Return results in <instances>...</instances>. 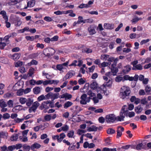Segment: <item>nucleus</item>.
<instances>
[{
    "mask_svg": "<svg viewBox=\"0 0 151 151\" xmlns=\"http://www.w3.org/2000/svg\"><path fill=\"white\" fill-rule=\"evenodd\" d=\"M119 96L123 99H127V97L129 96L130 93V88L128 86H124L122 87Z\"/></svg>",
    "mask_w": 151,
    "mask_h": 151,
    "instance_id": "nucleus-1",
    "label": "nucleus"
},
{
    "mask_svg": "<svg viewBox=\"0 0 151 151\" xmlns=\"http://www.w3.org/2000/svg\"><path fill=\"white\" fill-rule=\"evenodd\" d=\"M118 60L119 59L117 58H115L113 57L109 58V55H104V67L110 65L112 62H114L113 64H115L116 65Z\"/></svg>",
    "mask_w": 151,
    "mask_h": 151,
    "instance_id": "nucleus-2",
    "label": "nucleus"
},
{
    "mask_svg": "<svg viewBox=\"0 0 151 151\" xmlns=\"http://www.w3.org/2000/svg\"><path fill=\"white\" fill-rule=\"evenodd\" d=\"M106 77L104 78V87L106 88L107 87L110 88L111 87L112 85V79L110 78L111 76V73L109 72L106 74Z\"/></svg>",
    "mask_w": 151,
    "mask_h": 151,
    "instance_id": "nucleus-3",
    "label": "nucleus"
},
{
    "mask_svg": "<svg viewBox=\"0 0 151 151\" xmlns=\"http://www.w3.org/2000/svg\"><path fill=\"white\" fill-rule=\"evenodd\" d=\"M10 36L9 35L6 36L4 38L1 37L0 38V39H1V41H0V49H4V47L9 43V39L10 38Z\"/></svg>",
    "mask_w": 151,
    "mask_h": 151,
    "instance_id": "nucleus-4",
    "label": "nucleus"
},
{
    "mask_svg": "<svg viewBox=\"0 0 151 151\" xmlns=\"http://www.w3.org/2000/svg\"><path fill=\"white\" fill-rule=\"evenodd\" d=\"M105 119L107 123H113L116 120V117L114 114H110L106 116Z\"/></svg>",
    "mask_w": 151,
    "mask_h": 151,
    "instance_id": "nucleus-5",
    "label": "nucleus"
},
{
    "mask_svg": "<svg viewBox=\"0 0 151 151\" xmlns=\"http://www.w3.org/2000/svg\"><path fill=\"white\" fill-rule=\"evenodd\" d=\"M55 50L52 48L49 49H45L44 50L43 54L45 56L47 57H51L54 54Z\"/></svg>",
    "mask_w": 151,
    "mask_h": 151,
    "instance_id": "nucleus-6",
    "label": "nucleus"
},
{
    "mask_svg": "<svg viewBox=\"0 0 151 151\" xmlns=\"http://www.w3.org/2000/svg\"><path fill=\"white\" fill-rule=\"evenodd\" d=\"M116 65L115 64H112L111 66L110 69L111 72V76L112 75V73H113V76H115L117 73L118 72V69L117 67H116Z\"/></svg>",
    "mask_w": 151,
    "mask_h": 151,
    "instance_id": "nucleus-7",
    "label": "nucleus"
},
{
    "mask_svg": "<svg viewBox=\"0 0 151 151\" xmlns=\"http://www.w3.org/2000/svg\"><path fill=\"white\" fill-rule=\"evenodd\" d=\"M75 74V73L74 70H71L69 71L63 78V81H64L70 78L72 76H74Z\"/></svg>",
    "mask_w": 151,
    "mask_h": 151,
    "instance_id": "nucleus-8",
    "label": "nucleus"
},
{
    "mask_svg": "<svg viewBox=\"0 0 151 151\" xmlns=\"http://www.w3.org/2000/svg\"><path fill=\"white\" fill-rule=\"evenodd\" d=\"M49 102L50 101H48L43 102L40 107V109L41 110H42L44 108H45L46 109H48L49 108Z\"/></svg>",
    "mask_w": 151,
    "mask_h": 151,
    "instance_id": "nucleus-9",
    "label": "nucleus"
},
{
    "mask_svg": "<svg viewBox=\"0 0 151 151\" xmlns=\"http://www.w3.org/2000/svg\"><path fill=\"white\" fill-rule=\"evenodd\" d=\"M124 130V128L122 127H119L117 128L116 131L117 132V135L116 138H119V137H120L122 134V132H123Z\"/></svg>",
    "mask_w": 151,
    "mask_h": 151,
    "instance_id": "nucleus-10",
    "label": "nucleus"
},
{
    "mask_svg": "<svg viewBox=\"0 0 151 151\" xmlns=\"http://www.w3.org/2000/svg\"><path fill=\"white\" fill-rule=\"evenodd\" d=\"M96 27L94 25H91L88 27V30L90 35H93L96 33Z\"/></svg>",
    "mask_w": 151,
    "mask_h": 151,
    "instance_id": "nucleus-11",
    "label": "nucleus"
},
{
    "mask_svg": "<svg viewBox=\"0 0 151 151\" xmlns=\"http://www.w3.org/2000/svg\"><path fill=\"white\" fill-rule=\"evenodd\" d=\"M100 60L99 59H97L94 61V63L97 65H99L100 67H103L101 70V73L103 74L104 73V62L102 63L101 64L100 63Z\"/></svg>",
    "mask_w": 151,
    "mask_h": 151,
    "instance_id": "nucleus-12",
    "label": "nucleus"
},
{
    "mask_svg": "<svg viewBox=\"0 0 151 151\" xmlns=\"http://www.w3.org/2000/svg\"><path fill=\"white\" fill-rule=\"evenodd\" d=\"M87 96V95L86 94H83L81 96V100L80 101V103L81 104L85 105L86 104V100Z\"/></svg>",
    "mask_w": 151,
    "mask_h": 151,
    "instance_id": "nucleus-13",
    "label": "nucleus"
},
{
    "mask_svg": "<svg viewBox=\"0 0 151 151\" xmlns=\"http://www.w3.org/2000/svg\"><path fill=\"white\" fill-rule=\"evenodd\" d=\"M130 101L132 102H134L136 104H138L140 102V100L139 98H136L134 96H132L130 99Z\"/></svg>",
    "mask_w": 151,
    "mask_h": 151,
    "instance_id": "nucleus-14",
    "label": "nucleus"
},
{
    "mask_svg": "<svg viewBox=\"0 0 151 151\" xmlns=\"http://www.w3.org/2000/svg\"><path fill=\"white\" fill-rule=\"evenodd\" d=\"M42 87H40L39 86H36L33 89V92L35 94H38L40 93L41 92V91L42 89Z\"/></svg>",
    "mask_w": 151,
    "mask_h": 151,
    "instance_id": "nucleus-15",
    "label": "nucleus"
},
{
    "mask_svg": "<svg viewBox=\"0 0 151 151\" xmlns=\"http://www.w3.org/2000/svg\"><path fill=\"white\" fill-rule=\"evenodd\" d=\"M131 69V66L129 65H127L124 66L122 72L125 74H127L130 71Z\"/></svg>",
    "mask_w": 151,
    "mask_h": 151,
    "instance_id": "nucleus-16",
    "label": "nucleus"
},
{
    "mask_svg": "<svg viewBox=\"0 0 151 151\" xmlns=\"http://www.w3.org/2000/svg\"><path fill=\"white\" fill-rule=\"evenodd\" d=\"M114 27V24H113L105 23L104 24V28L112 29Z\"/></svg>",
    "mask_w": 151,
    "mask_h": 151,
    "instance_id": "nucleus-17",
    "label": "nucleus"
},
{
    "mask_svg": "<svg viewBox=\"0 0 151 151\" xmlns=\"http://www.w3.org/2000/svg\"><path fill=\"white\" fill-rule=\"evenodd\" d=\"M35 4V1L32 0L28 1L27 3V6L24 7V9H26L27 7H33Z\"/></svg>",
    "mask_w": 151,
    "mask_h": 151,
    "instance_id": "nucleus-18",
    "label": "nucleus"
},
{
    "mask_svg": "<svg viewBox=\"0 0 151 151\" xmlns=\"http://www.w3.org/2000/svg\"><path fill=\"white\" fill-rule=\"evenodd\" d=\"M145 90L147 94H151V87L149 85H146L145 86Z\"/></svg>",
    "mask_w": 151,
    "mask_h": 151,
    "instance_id": "nucleus-19",
    "label": "nucleus"
},
{
    "mask_svg": "<svg viewBox=\"0 0 151 151\" xmlns=\"http://www.w3.org/2000/svg\"><path fill=\"white\" fill-rule=\"evenodd\" d=\"M8 133L6 132L1 131L0 132V138H6L8 137Z\"/></svg>",
    "mask_w": 151,
    "mask_h": 151,
    "instance_id": "nucleus-20",
    "label": "nucleus"
},
{
    "mask_svg": "<svg viewBox=\"0 0 151 151\" xmlns=\"http://www.w3.org/2000/svg\"><path fill=\"white\" fill-rule=\"evenodd\" d=\"M135 112L137 114L140 113L142 110H143V108L142 107L141 105H139L138 106H136L135 108Z\"/></svg>",
    "mask_w": 151,
    "mask_h": 151,
    "instance_id": "nucleus-21",
    "label": "nucleus"
},
{
    "mask_svg": "<svg viewBox=\"0 0 151 151\" xmlns=\"http://www.w3.org/2000/svg\"><path fill=\"white\" fill-rule=\"evenodd\" d=\"M32 106V108H33V110L34 111V112H35V110L37 109V108L40 105V104L37 101L34 102L33 103Z\"/></svg>",
    "mask_w": 151,
    "mask_h": 151,
    "instance_id": "nucleus-22",
    "label": "nucleus"
},
{
    "mask_svg": "<svg viewBox=\"0 0 151 151\" xmlns=\"http://www.w3.org/2000/svg\"><path fill=\"white\" fill-rule=\"evenodd\" d=\"M127 110H125L124 108L123 107L121 110V111L120 113L119 116H121L122 118V117L124 119L125 118V115L126 112H127Z\"/></svg>",
    "mask_w": 151,
    "mask_h": 151,
    "instance_id": "nucleus-23",
    "label": "nucleus"
},
{
    "mask_svg": "<svg viewBox=\"0 0 151 151\" xmlns=\"http://www.w3.org/2000/svg\"><path fill=\"white\" fill-rule=\"evenodd\" d=\"M33 99L32 98H28L27 99L26 104V105L28 106H30L32 104H33Z\"/></svg>",
    "mask_w": 151,
    "mask_h": 151,
    "instance_id": "nucleus-24",
    "label": "nucleus"
},
{
    "mask_svg": "<svg viewBox=\"0 0 151 151\" xmlns=\"http://www.w3.org/2000/svg\"><path fill=\"white\" fill-rule=\"evenodd\" d=\"M41 146V145L39 143H35L32 145L31 147V149L32 150H33L35 148L38 149L40 148Z\"/></svg>",
    "mask_w": 151,
    "mask_h": 151,
    "instance_id": "nucleus-25",
    "label": "nucleus"
},
{
    "mask_svg": "<svg viewBox=\"0 0 151 151\" xmlns=\"http://www.w3.org/2000/svg\"><path fill=\"white\" fill-rule=\"evenodd\" d=\"M21 56V54L18 53H15L12 55V57L13 59L15 60H17Z\"/></svg>",
    "mask_w": 151,
    "mask_h": 151,
    "instance_id": "nucleus-26",
    "label": "nucleus"
},
{
    "mask_svg": "<svg viewBox=\"0 0 151 151\" xmlns=\"http://www.w3.org/2000/svg\"><path fill=\"white\" fill-rule=\"evenodd\" d=\"M23 0H12L10 2H9V5H14L17 3H19L21 1Z\"/></svg>",
    "mask_w": 151,
    "mask_h": 151,
    "instance_id": "nucleus-27",
    "label": "nucleus"
},
{
    "mask_svg": "<svg viewBox=\"0 0 151 151\" xmlns=\"http://www.w3.org/2000/svg\"><path fill=\"white\" fill-rule=\"evenodd\" d=\"M98 84L96 82H93L90 85V87L93 89L96 88L98 87Z\"/></svg>",
    "mask_w": 151,
    "mask_h": 151,
    "instance_id": "nucleus-28",
    "label": "nucleus"
},
{
    "mask_svg": "<svg viewBox=\"0 0 151 151\" xmlns=\"http://www.w3.org/2000/svg\"><path fill=\"white\" fill-rule=\"evenodd\" d=\"M142 69V66L141 64H137V65L135 66L134 67H133V70H141Z\"/></svg>",
    "mask_w": 151,
    "mask_h": 151,
    "instance_id": "nucleus-29",
    "label": "nucleus"
},
{
    "mask_svg": "<svg viewBox=\"0 0 151 151\" xmlns=\"http://www.w3.org/2000/svg\"><path fill=\"white\" fill-rule=\"evenodd\" d=\"M73 104V103L70 101H67L66 102L64 105V108L65 109H67L68 108L71 106Z\"/></svg>",
    "mask_w": 151,
    "mask_h": 151,
    "instance_id": "nucleus-30",
    "label": "nucleus"
},
{
    "mask_svg": "<svg viewBox=\"0 0 151 151\" xmlns=\"http://www.w3.org/2000/svg\"><path fill=\"white\" fill-rule=\"evenodd\" d=\"M111 139L110 137H108L104 140V145H108L111 144Z\"/></svg>",
    "mask_w": 151,
    "mask_h": 151,
    "instance_id": "nucleus-31",
    "label": "nucleus"
},
{
    "mask_svg": "<svg viewBox=\"0 0 151 151\" xmlns=\"http://www.w3.org/2000/svg\"><path fill=\"white\" fill-rule=\"evenodd\" d=\"M22 147L24 151H29L30 148V147L29 145L24 144L23 145Z\"/></svg>",
    "mask_w": 151,
    "mask_h": 151,
    "instance_id": "nucleus-32",
    "label": "nucleus"
},
{
    "mask_svg": "<svg viewBox=\"0 0 151 151\" xmlns=\"http://www.w3.org/2000/svg\"><path fill=\"white\" fill-rule=\"evenodd\" d=\"M7 106L6 104L3 100H0V106L1 108L5 107Z\"/></svg>",
    "mask_w": 151,
    "mask_h": 151,
    "instance_id": "nucleus-33",
    "label": "nucleus"
},
{
    "mask_svg": "<svg viewBox=\"0 0 151 151\" xmlns=\"http://www.w3.org/2000/svg\"><path fill=\"white\" fill-rule=\"evenodd\" d=\"M59 93H52V96L51 98L52 101H53L55 99L58 98Z\"/></svg>",
    "mask_w": 151,
    "mask_h": 151,
    "instance_id": "nucleus-34",
    "label": "nucleus"
},
{
    "mask_svg": "<svg viewBox=\"0 0 151 151\" xmlns=\"http://www.w3.org/2000/svg\"><path fill=\"white\" fill-rule=\"evenodd\" d=\"M142 19V18H139L138 17L136 16L135 18L132 19V20H131V22L132 23H135L139 20H141Z\"/></svg>",
    "mask_w": 151,
    "mask_h": 151,
    "instance_id": "nucleus-35",
    "label": "nucleus"
},
{
    "mask_svg": "<svg viewBox=\"0 0 151 151\" xmlns=\"http://www.w3.org/2000/svg\"><path fill=\"white\" fill-rule=\"evenodd\" d=\"M115 132V130L112 128H109L107 130V133L109 134H112Z\"/></svg>",
    "mask_w": 151,
    "mask_h": 151,
    "instance_id": "nucleus-36",
    "label": "nucleus"
},
{
    "mask_svg": "<svg viewBox=\"0 0 151 151\" xmlns=\"http://www.w3.org/2000/svg\"><path fill=\"white\" fill-rule=\"evenodd\" d=\"M39 55L38 53H32L29 55V57L31 59L35 58L37 57Z\"/></svg>",
    "mask_w": 151,
    "mask_h": 151,
    "instance_id": "nucleus-37",
    "label": "nucleus"
},
{
    "mask_svg": "<svg viewBox=\"0 0 151 151\" xmlns=\"http://www.w3.org/2000/svg\"><path fill=\"white\" fill-rule=\"evenodd\" d=\"M34 69L33 68H31L29 69V72L28 74L29 76H31L34 73Z\"/></svg>",
    "mask_w": 151,
    "mask_h": 151,
    "instance_id": "nucleus-38",
    "label": "nucleus"
},
{
    "mask_svg": "<svg viewBox=\"0 0 151 151\" xmlns=\"http://www.w3.org/2000/svg\"><path fill=\"white\" fill-rule=\"evenodd\" d=\"M92 51V50L89 48H86L85 49H83L82 50L83 52H86L87 53H91Z\"/></svg>",
    "mask_w": 151,
    "mask_h": 151,
    "instance_id": "nucleus-39",
    "label": "nucleus"
},
{
    "mask_svg": "<svg viewBox=\"0 0 151 151\" xmlns=\"http://www.w3.org/2000/svg\"><path fill=\"white\" fill-rule=\"evenodd\" d=\"M38 63L35 60H32L31 62L28 63L29 65L30 66L32 65H36Z\"/></svg>",
    "mask_w": 151,
    "mask_h": 151,
    "instance_id": "nucleus-40",
    "label": "nucleus"
},
{
    "mask_svg": "<svg viewBox=\"0 0 151 151\" xmlns=\"http://www.w3.org/2000/svg\"><path fill=\"white\" fill-rule=\"evenodd\" d=\"M14 134L15 135H12L11 137V139L12 141H16L18 138V135L17 134Z\"/></svg>",
    "mask_w": 151,
    "mask_h": 151,
    "instance_id": "nucleus-41",
    "label": "nucleus"
},
{
    "mask_svg": "<svg viewBox=\"0 0 151 151\" xmlns=\"http://www.w3.org/2000/svg\"><path fill=\"white\" fill-rule=\"evenodd\" d=\"M24 93L23 89H20L17 91V95L20 96L22 95Z\"/></svg>",
    "mask_w": 151,
    "mask_h": 151,
    "instance_id": "nucleus-42",
    "label": "nucleus"
},
{
    "mask_svg": "<svg viewBox=\"0 0 151 151\" xmlns=\"http://www.w3.org/2000/svg\"><path fill=\"white\" fill-rule=\"evenodd\" d=\"M22 106L21 105H17L15 106L13 109L12 110L14 111L16 110L19 111L22 109Z\"/></svg>",
    "mask_w": 151,
    "mask_h": 151,
    "instance_id": "nucleus-43",
    "label": "nucleus"
},
{
    "mask_svg": "<svg viewBox=\"0 0 151 151\" xmlns=\"http://www.w3.org/2000/svg\"><path fill=\"white\" fill-rule=\"evenodd\" d=\"M93 22V20L91 19H88L84 20V21H83V23H92Z\"/></svg>",
    "mask_w": 151,
    "mask_h": 151,
    "instance_id": "nucleus-44",
    "label": "nucleus"
},
{
    "mask_svg": "<svg viewBox=\"0 0 151 151\" xmlns=\"http://www.w3.org/2000/svg\"><path fill=\"white\" fill-rule=\"evenodd\" d=\"M88 7H89V6H88V4H82L78 6L79 8L81 9H82L84 8H88Z\"/></svg>",
    "mask_w": 151,
    "mask_h": 151,
    "instance_id": "nucleus-45",
    "label": "nucleus"
},
{
    "mask_svg": "<svg viewBox=\"0 0 151 151\" xmlns=\"http://www.w3.org/2000/svg\"><path fill=\"white\" fill-rule=\"evenodd\" d=\"M27 99L25 98H21L19 99V102L22 104H24L26 102Z\"/></svg>",
    "mask_w": 151,
    "mask_h": 151,
    "instance_id": "nucleus-46",
    "label": "nucleus"
},
{
    "mask_svg": "<svg viewBox=\"0 0 151 151\" xmlns=\"http://www.w3.org/2000/svg\"><path fill=\"white\" fill-rule=\"evenodd\" d=\"M7 104L9 107H13V101L11 100H10L7 102Z\"/></svg>",
    "mask_w": 151,
    "mask_h": 151,
    "instance_id": "nucleus-47",
    "label": "nucleus"
},
{
    "mask_svg": "<svg viewBox=\"0 0 151 151\" xmlns=\"http://www.w3.org/2000/svg\"><path fill=\"white\" fill-rule=\"evenodd\" d=\"M145 91L143 89H140L139 92V94L140 96H144L146 94Z\"/></svg>",
    "mask_w": 151,
    "mask_h": 151,
    "instance_id": "nucleus-48",
    "label": "nucleus"
},
{
    "mask_svg": "<svg viewBox=\"0 0 151 151\" xmlns=\"http://www.w3.org/2000/svg\"><path fill=\"white\" fill-rule=\"evenodd\" d=\"M25 38L27 40L31 41H33L34 40V37L33 36H27L25 37Z\"/></svg>",
    "mask_w": 151,
    "mask_h": 151,
    "instance_id": "nucleus-49",
    "label": "nucleus"
},
{
    "mask_svg": "<svg viewBox=\"0 0 151 151\" xmlns=\"http://www.w3.org/2000/svg\"><path fill=\"white\" fill-rule=\"evenodd\" d=\"M74 134V131L73 130L69 131L67 136L69 137H72Z\"/></svg>",
    "mask_w": 151,
    "mask_h": 151,
    "instance_id": "nucleus-50",
    "label": "nucleus"
},
{
    "mask_svg": "<svg viewBox=\"0 0 151 151\" xmlns=\"http://www.w3.org/2000/svg\"><path fill=\"white\" fill-rule=\"evenodd\" d=\"M56 68L57 69H55L61 71L63 69V67L62 66V65L61 64H58L56 66Z\"/></svg>",
    "mask_w": 151,
    "mask_h": 151,
    "instance_id": "nucleus-51",
    "label": "nucleus"
},
{
    "mask_svg": "<svg viewBox=\"0 0 151 151\" xmlns=\"http://www.w3.org/2000/svg\"><path fill=\"white\" fill-rule=\"evenodd\" d=\"M63 131H67L69 129V127L67 125H64L61 127Z\"/></svg>",
    "mask_w": 151,
    "mask_h": 151,
    "instance_id": "nucleus-52",
    "label": "nucleus"
},
{
    "mask_svg": "<svg viewBox=\"0 0 151 151\" xmlns=\"http://www.w3.org/2000/svg\"><path fill=\"white\" fill-rule=\"evenodd\" d=\"M140 102L142 104L145 105L147 104V101L146 98H144L140 100Z\"/></svg>",
    "mask_w": 151,
    "mask_h": 151,
    "instance_id": "nucleus-53",
    "label": "nucleus"
},
{
    "mask_svg": "<svg viewBox=\"0 0 151 151\" xmlns=\"http://www.w3.org/2000/svg\"><path fill=\"white\" fill-rule=\"evenodd\" d=\"M45 96L44 95H42L40 96H39L37 98V100L39 101H40L42 100H43L44 99H45Z\"/></svg>",
    "mask_w": 151,
    "mask_h": 151,
    "instance_id": "nucleus-54",
    "label": "nucleus"
},
{
    "mask_svg": "<svg viewBox=\"0 0 151 151\" xmlns=\"http://www.w3.org/2000/svg\"><path fill=\"white\" fill-rule=\"evenodd\" d=\"M52 92H49L47 94L45 95V96L46 97V98L47 99H49L50 98L51 99V98L52 96Z\"/></svg>",
    "mask_w": 151,
    "mask_h": 151,
    "instance_id": "nucleus-55",
    "label": "nucleus"
},
{
    "mask_svg": "<svg viewBox=\"0 0 151 151\" xmlns=\"http://www.w3.org/2000/svg\"><path fill=\"white\" fill-rule=\"evenodd\" d=\"M23 62L20 61H18L15 64L16 67H18L22 65Z\"/></svg>",
    "mask_w": 151,
    "mask_h": 151,
    "instance_id": "nucleus-56",
    "label": "nucleus"
},
{
    "mask_svg": "<svg viewBox=\"0 0 151 151\" xmlns=\"http://www.w3.org/2000/svg\"><path fill=\"white\" fill-rule=\"evenodd\" d=\"M44 19L47 22H51L53 20V19L49 17H45Z\"/></svg>",
    "mask_w": 151,
    "mask_h": 151,
    "instance_id": "nucleus-57",
    "label": "nucleus"
},
{
    "mask_svg": "<svg viewBox=\"0 0 151 151\" xmlns=\"http://www.w3.org/2000/svg\"><path fill=\"white\" fill-rule=\"evenodd\" d=\"M59 38L58 36L57 35L51 38V41H56L58 40Z\"/></svg>",
    "mask_w": 151,
    "mask_h": 151,
    "instance_id": "nucleus-58",
    "label": "nucleus"
},
{
    "mask_svg": "<svg viewBox=\"0 0 151 151\" xmlns=\"http://www.w3.org/2000/svg\"><path fill=\"white\" fill-rule=\"evenodd\" d=\"M51 119L50 115H47L45 116L44 119L46 121H49Z\"/></svg>",
    "mask_w": 151,
    "mask_h": 151,
    "instance_id": "nucleus-59",
    "label": "nucleus"
},
{
    "mask_svg": "<svg viewBox=\"0 0 151 151\" xmlns=\"http://www.w3.org/2000/svg\"><path fill=\"white\" fill-rule=\"evenodd\" d=\"M116 120L117 121H124V119L121 117L120 116H118L116 117Z\"/></svg>",
    "mask_w": 151,
    "mask_h": 151,
    "instance_id": "nucleus-60",
    "label": "nucleus"
},
{
    "mask_svg": "<svg viewBox=\"0 0 151 151\" xmlns=\"http://www.w3.org/2000/svg\"><path fill=\"white\" fill-rule=\"evenodd\" d=\"M150 41V40L149 39H147V40H143L141 41L140 43V44L141 45H142L144 44H145Z\"/></svg>",
    "mask_w": 151,
    "mask_h": 151,
    "instance_id": "nucleus-61",
    "label": "nucleus"
},
{
    "mask_svg": "<svg viewBox=\"0 0 151 151\" xmlns=\"http://www.w3.org/2000/svg\"><path fill=\"white\" fill-rule=\"evenodd\" d=\"M2 117L5 119H8L9 118L10 115L8 113H6L3 115Z\"/></svg>",
    "mask_w": 151,
    "mask_h": 151,
    "instance_id": "nucleus-62",
    "label": "nucleus"
},
{
    "mask_svg": "<svg viewBox=\"0 0 151 151\" xmlns=\"http://www.w3.org/2000/svg\"><path fill=\"white\" fill-rule=\"evenodd\" d=\"M85 82V81L82 78H81L78 80V83L80 85L83 84Z\"/></svg>",
    "mask_w": 151,
    "mask_h": 151,
    "instance_id": "nucleus-63",
    "label": "nucleus"
},
{
    "mask_svg": "<svg viewBox=\"0 0 151 151\" xmlns=\"http://www.w3.org/2000/svg\"><path fill=\"white\" fill-rule=\"evenodd\" d=\"M53 89V88L52 87H47L45 89L46 92L48 93L50 91L52 90Z\"/></svg>",
    "mask_w": 151,
    "mask_h": 151,
    "instance_id": "nucleus-64",
    "label": "nucleus"
}]
</instances>
